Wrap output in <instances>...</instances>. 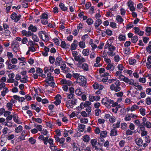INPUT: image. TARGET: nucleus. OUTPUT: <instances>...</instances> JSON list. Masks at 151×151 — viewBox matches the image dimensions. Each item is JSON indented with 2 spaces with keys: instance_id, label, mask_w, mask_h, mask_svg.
Segmentation results:
<instances>
[{
  "instance_id": "nucleus-1",
  "label": "nucleus",
  "mask_w": 151,
  "mask_h": 151,
  "mask_svg": "<svg viewBox=\"0 0 151 151\" xmlns=\"http://www.w3.org/2000/svg\"><path fill=\"white\" fill-rule=\"evenodd\" d=\"M101 103L109 109L110 108L111 106L115 107L117 105V102H115L114 100L107 97L103 98L101 101Z\"/></svg>"
},
{
  "instance_id": "nucleus-2",
  "label": "nucleus",
  "mask_w": 151,
  "mask_h": 151,
  "mask_svg": "<svg viewBox=\"0 0 151 151\" xmlns=\"http://www.w3.org/2000/svg\"><path fill=\"white\" fill-rule=\"evenodd\" d=\"M104 48L105 49H108L109 51L107 52L108 55L112 57L115 55L114 51L116 50V47L112 44H105Z\"/></svg>"
},
{
  "instance_id": "nucleus-3",
  "label": "nucleus",
  "mask_w": 151,
  "mask_h": 151,
  "mask_svg": "<svg viewBox=\"0 0 151 151\" xmlns=\"http://www.w3.org/2000/svg\"><path fill=\"white\" fill-rule=\"evenodd\" d=\"M83 61H81V60L79 61L77 64V65L78 67L83 69L85 71H87L89 70L88 65L86 63H83L86 61L85 58H83Z\"/></svg>"
},
{
  "instance_id": "nucleus-4",
  "label": "nucleus",
  "mask_w": 151,
  "mask_h": 151,
  "mask_svg": "<svg viewBox=\"0 0 151 151\" xmlns=\"http://www.w3.org/2000/svg\"><path fill=\"white\" fill-rule=\"evenodd\" d=\"M76 79V82L83 87H85L86 84V79L84 76H73Z\"/></svg>"
},
{
  "instance_id": "nucleus-5",
  "label": "nucleus",
  "mask_w": 151,
  "mask_h": 151,
  "mask_svg": "<svg viewBox=\"0 0 151 151\" xmlns=\"http://www.w3.org/2000/svg\"><path fill=\"white\" fill-rule=\"evenodd\" d=\"M121 83L119 81H116L114 83L111 85L110 89L111 91L115 92L119 91L121 90Z\"/></svg>"
},
{
  "instance_id": "nucleus-6",
  "label": "nucleus",
  "mask_w": 151,
  "mask_h": 151,
  "mask_svg": "<svg viewBox=\"0 0 151 151\" xmlns=\"http://www.w3.org/2000/svg\"><path fill=\"white\" fill-rule=\"evenodd\" d=\"M39 35L43 41L47 42L49 41V38L48 34L45 31H40L39 33Z\"/></svg>"
},
{
  "instance_id": "nucleus-7",
  "label": "nucleus",
  "mask_w": 151,
  "mask_h": 151,
  "mask_svg": "<svg viewBox=\"0 0 151 151\" xmlns=\"http://www.w3.org/2000/svg\"><path fill=\"white\" fill-rule=\"evenodd\" d=\"M137 132L138 133L141 134L142 137L146 136L148 134L147 132L145 130V127L142 125H140L139 129H137Z\"/></svg>"
},
{
  "instance_id": "nucleus-8",
  "label": "nucleus",
  "mask_w": 151,
  "mask_h": 151,
  "mask_svg": "<svg viewBox=\"0 0 151 151\" xmlns=\"http://www.w3.org/2000/svg\"><path fill=\"white\" fill-rule=\"evenodd\" d=\"M48 17V15L46 13H42L40 17L42 23L44 25L47 24L48 23L47 19Z\"/></svg>"
},
{
  "instance_id": "nucleus-9",
  "label": "nucleus",
  "mask_w": 151,
  "mask_h": 151,
  "mask_svg": "<svg viewBox=\"0 0 151 151\" xmlns=\"http://www.w3.org/2000/svg\"><path fill=\"white\" fill-rule=\"evenodd\" d=\"M11 47L13 51L17 52L19 48V42L16 40L13 41L11 44Z\"/></svg>"
},
{
  "instance_id": "nucleus-10",
  "label": "nucleus",
  "mask_w": 151,
  "mask_h": 151,
  "mask_svg": "<svg viewBox=\"0 0 151 151\" xmlns=\"http://www.w3.org/2000/svg\"><path fill=\"white\" fill-rule=\"evenodd\" d=\"M77 100L76 99H70L66 103V107L68 109L72 108L73 105L76 104Z\"/></svg>"
},
{
  "instance_id": "nucleus-11",
  "label": "nucleus",
  "mask_w": 151,
  "mask_h": 151,
  "mask_svg": "<svg viewBox=\"0 0 151 151\" xmlns=\"http://www.w3.org/2000/svg\"><path fill=\"white\" fill-rule=\"evenodd\" d=\"M74 89L73 87H70L69 88V92L68 93L66 94V96L68 98V99H74L75 97V94H74Z\"/></svg>"
},
{
  "instance_id": "nucleus-12",
  "label": "nucleus",
  "mask_w": 151,
  "mask_h": 151,
  "mask_svg": "<svg viewBox=\"0 0 151 151\" xmlns=\"http://www.w3.org/2000/svg\"><path fill=\"white\" fill-rule=\"evenodd\" d=\"M3 33L6 36L10 35L11 32L9 30V26L6 23H4L3 24Z\"/></svg>"
},
{
  "instance_id": "nucleus-13",
  "label": "nucleus",
  "mask_w": 151,
  "mask_h": 151,
  "mask_svg": "<svg viewBox=\"0 0 151 151\" xmlns=\"http://www.w3.org/2000/svg\"><path fill=\"white\" fill-rule=\"evenodd\" d=\"M21 17L20 14L17 15L15 12H13L11 15V18L12 20H14L15 22H17L20 20Z\"/></svg>"
},
{
  "instance_id": "nucleus-14",
  "label": "nucleus",
  "mask_w": 151,
  "mask_h": 151,
  "mask_svg": "<svg viewBox=\"0 0 151 151\" xmlns=\"http://www.w3.org/2000/svg\"><path fill=\"white\" fill-rule=\"evenodd\" d=\"M73 56L74 57V59L76 61H78L81 60V61H83V57L81 55H78V52L76 51H73L72 52Z\"/></svg>"
},
{
  "instance_id": "nucleus-15",
  "label": "nucleus",
  "mask_w": 151,
  "mask_h": 151,
  "mask_svg": "<svg viewBox=\"0 0 151 151\" xmlns=\"http://www.w3.org/2000/svg\"><path fill=\"white\" fill-rule=\"evenodd\" d=\"M101 98L99 95H90L88 97L89 100L90 101L93 102L94 101H98Z\"/></svg>"
},
{
  "instance_id": "nucleus-16",
  "label": "nucleus",
  "mask_w": 151,
  "mask_h": 151,
  "mask_svg": "<svg viewBox=\"0 0 151 151\" xmlns=\"http://www.w3.org/2000/svg\"><path fill=\"white\" fill-rule=\"evenodd\" d=\"M78 42L77 40H74L73 43L71 44L70 49L71 50H75L78 46Z\"/></svg>"
},
{
  "instance_id": "nucleus-17",
  "label": "nucleus",
  "mask_w": 151,
  "mask_h": 151,
  "mask_svg": "<svg viewBox=\"0 0 151 151\" xmlns=\"http://www.w3.org/2000/svg\"><path fill=\"white\" fill-rule=\"evenodd\" d=\"M133 29L134 30L135 33L138 34L140 36H142L143 35L144 32L143 31H140V29L138 27H134Z\"/></svg>"
},
{
  "instance_id": "nucleus-18",
  "label": "nucleus",
  "mask_w": 151,
  "mask_h": 151,
  "mask_svg": "<svg viewBox=\"0 0 151 151\" xmlns=\"http://www.w3.org/2000/svg\"><path fill=\"white\" fill-rule=\"evenodd\" d=\"M93 86L94 89H99V90H101L104 88V87L103 85L99 84L96 82L94 83L93 85Z\"/></svg>"
},
{
  "instance_id": "nucleus-19",
  "label": "nucleus",
  "mask_w": 151,
  "mask_h": 151,
  "mask_svg": "<svg viewBox=\"0 0 151 151\" xmlns=\"http://www.w3.org/2000/svg\"><path fill=\"white\" fill-rule=\"evenodd\" d=\"M136 144L139 146H142L143 145L142 139L140 138H137L135 139Z\"/></svg>"
},
{
  "instance_id": "nucleus-20",
  "label": "nucleus",
  "mask_w": 151,
  "mask_h": 151,
  "mask_svg": "<svg viewBox=\"0 0 151 151\" xmlns=\"http://www.w3.org/2000/svg\"><path fill=\"white\" fill-rule=\"evenodd\" d=\"M134 3L131 1H129L128 2V6L129 7V9L131 11H134L135 9L134 6Z\"/></svg>"
},
{
  "instance_id": "nucleus-21",
  "label": "nucleus",
  "mask_w": 151,
  "mask_h": 151,
  "mask_svg": "<svg viewBox=\"0 0 151 151\" xmlns=\"http://www.w3.org/2000/svg\"><path fill=\"white\" fill-rule=\"evenodd\" d=\"M90 143L93 148L94 149H96V147H97L96 145L97 143H98V142L97 141V139H91V140Z\"/></svg>"
},
{
  "instance_id": "nucleus-22",
  "label": "nucleus",
  "mask_w": 151,
  "mask_h": 151,
  "mask_svg": "<svg viewBox=\"0 0 151 151\" xmlns=\"http://www.w3.org/2000/svg\"><path fill=\"white\" fill-rule=\"evenodd\" d=\"M75 61L73 59L71 58H68L66 60V63L70 67H72Z\"/></svg>"
},
{
  "instance_id": "nucleus-23",
  "label": "nucleus",
  "mask_w": 151,
  "mask_h": 151,
  "mask_svg": "<svg viewBox=\"0 0 151 151\" xmlns=\"http://www.w3.org/2000/svg\"><path fill=\"white\" fill-rule=\"evenodd\" d=\"M89 43L92 47V50H94L97 47V45L94 43L93 39H91L90 40Z\"/></svg>"
},
{
  "instance_id": "nucleus-24",
  "label": "nucleus",
  "mask_w": 151,
  "mask_h": 151,
  "mask_svg": "<svg viewBox=\"0 0 151 151\" xmlns=\"http://www.w3.org/2000/svg\"><path fill=\"white\" fill-rule=\"evenodd\" d=\"M28 30L31 31L32 32H35L37 31V28L35 26L31 24L28 28Z\"/></svg>"
},
{
  "instance_id": "nucleus-25",
  "label": "nucleus",
  "mask_w": 151,
  "mask_h": 151,
  "mask_svg": "<svg viewBox=\"0 0 151 151\" xmlns=\"http://www.w3.org/2000/svg\"><path fill=\"white\" fill-rule=\"evenodd\" d=\"M62 61V59L60 56H59L56 58L55 61V65L56 66H59L60 65L61 62Z\"/></svg>"
},
{
  "instance_id": "nucleus-26",
  "label": "nucleus",
  "mask_w": 151,
  "mask_h": 151,
  "mask_svg": "<svg viewBox=\"0 0 151 151\" xmlns=\"http://www.w3.org/2000/svg\"><path fill=\"white\" fill-rule=\"evenodd\" d=\"M72 145L73 147V151H80L78 145L77 143L73 141V142L72 144Z\"/></svg>"
},
{
  "instance_id": "nucleus-27",
  "label": "nucleus",
  "mask_w": 151,
  "mask_h": 151,
  "mask_svg": "<svg viewBox=\"0 0 151 151\" xmlns=\"http://www.w3.org/2000/svg\"><path fill=\"white\" fill-rule=\"evenodd\" d=\"M6 64L8 66L9 69H14L16 70L17 69V65H12L9 63L6 62Z\"/></svg>"
},
{
  "instance_id": "nucleus-28",
  "label": "nucleus",
  "mask_w": 151,
  "mask_h": 151,
  "mask_svg": "<svg viewBox=\"0 0 151 151\" xmlns=\"http://www.w3.org/2000/svg\"><path fill=\"white\" fill-rule=\"evenodd\" d=\"M60 98H61V97L58 95H57L55 97L56 100L54 103L56 106L59 105L61 102V101L59 99Z\"/></svg>"
},
{
  "instance_id": "nucleus-29",
  "label": "nucleus",
  "mask_w": 151,
  "mask_h": 151,
  "mask_svg": "<svg viewBox=\"0 0 151 151\" xmlns=\"http://www.w3.org/2000/svg\"><path fill=\"white\" fill-rule=\"evenodd\" d=\"M103 138L100 137H98V144L101 146L103 145L104 142L105 140Z\"/></svg>"
},
{
  "instance_id": "nucleus-30",
  "label": "nucleus",
  "mask_w": 151,
  "mask_h": 151,
  "mask_svg": "<svg viewBox=\"0 0 151 151\" xmlns=\"http://www.w3.org/2000/svg\"><path fill=\"white\" fill-rule=\"evenodd\" d=\"M59 6L63 11H67L68 9L67 7L65 6L63 3L60 2L59 4Z\"/></svg>"
},
{
  "instance_id": "nucleus-31",
  "label": "nucleus",
  "mask_w": 151,
  "mask_h": 151,
  "mask_svg": "<svg viewBox=\"0 0 151 151\" xmlns=\"http://www.w3.org/2000/svg\"><path fill=\"white\" fill-rule=\"evenodd\" d=\"M119 78L124 81V82L128 83L130 84V81L132 79H129L127 77H125V76H119Z\"/></svg>"
},
{
  "instance_id": "nucleus-32",
  "label": "nucleus",
  "mask_w": 151,
  "mask_h": 151,
  "mask_svg": "<svg viewBox=\"0 0 151 151\" xmlns=\"http://www.w3.org/2000/svg\"><path fill=\"white\" fill-rule=\"evenodd\" d=\"M110 134L111 136H115L118 134L117 131L115 129V128H114L111 130Z\"/></svg>"
},
{
  "instance_id": "nucleus-33",
  "label": "nucleus",
  "mask_w": 151,
  "mask_h": 151,
  "mask_svg": "<svg viewBox=\"0 0 151 151\" xmlns=\"http://www.w3.org/2000/svg\"><path fill=\"white\" fill-rule=\"evenodd\" d=\"M102 21L100 19H98L94 23V26L95 28H96L102 23Z\"/></svg>"
},
{
  "instance_id": "nucleus-34",
  "label": "nucleus",
  "mask_w": 151,
  "mask_h": 151,
  "mask_svg": "<svg viewBox=\"0 0 151 151\" xmlns=\"http://www.w3.org/2000/svg\"><path fill=\"white\" fill-rule=\"evenodd\" d=\"M69 46L70 45L66 44L65 41H62L61 42L60 46L63 48H69Z\"/></svg>"
},
{
  "instance_id": "nucleus-35",
  "label": "nucleus",
  "mask_w": 151,
  "mask_h": 151,
  "mask_svg": "<svg viewBox=\"0 0 151 151\" xmlns=\"http://www.w3.org/2000/svg\"><path fill=\"white\" fill-rule=\"evenodd\" d=\"M27 133L24 131L22 132L20 136L18 137V139H20V140H24L25 139V137L27 136Z\"/></svg>"
},
{
  "instance_id": "nucleus-36",
  "label": "nucleus",
  "mask_w": 151,
  "mask_h": 151,
  "mask_svg": "<svg viewBox=\"0 0 151 151\" xmlns=\"http://www.w3.org/2000/svg\"><path fill=\"white\" fill-rule=\"evenodd\" d=\"M60 82L62 84H67L69 86H71L72 84L71 82L69 81H67L65 79H62Z\"/></svg>"
},
{
  "instance_id": "nucleus-37",
  "label": "nucleus",
  "mask_w": 151,
  "mask_h": 151,
  "mask_svg": "<svg viewBox=\"0 0 151 151\" xmlns=\"http://www.w3.org/2000/svg\"><path fill=\"white\" fill-rule=\"evenodd\" d=\"M10 72V71H4L3 70L0 71V75H2L4 74L7 75L8 76H14V74L13 73H11L10 74L9 73Z\"/></svg>"
},
{
  "instance_id": "nucleus-38",
  "label": "nucleus",
  "mask_w": 151,
  "mask_h": 151,
  "mask_svg": "<svg viewBox=\"0 0 151 151\" xmlns=\"http://www.w3.org/2000/svg\"><path fill=\"white\" fill-rule=\"evenodd\" d=\"M85 127V125L79 124L78 129L80 132H82L84 130Z\"/></svg>"
},
{
  "instance_id": "nucleus-39",
  "label": "nucleus",
  "mask_w": 151,
  "mask_h": 151,
  "mask_svg": "<svg viewBox=\"0 0 151 151\" xmlns=\"http://www.w3.org/2000/svg\"><path fill=\"white\" fill-rule=\"evenodd\" d=\"M115 107V108H112V111L115 114H116L117 113V112L118 110V109L121 108V106L119 104L117 103V105Z\"/></svg>"
},
{
  "instance_id": "nucleus-40",
  "label": "nucleus",
  "mask_w": 151,
  "mask_h": 151,
  "mask_svg": "<svg viewBox=\"0 0 151 151\" xmlns=\"http://www.w3.org/2000/svg\"><path fill=\"white\" fill-rule=\"evenodd\" d=\"M116 19L118 22H119L120 23H121L124 21V19L122 18V17L121 16L119 15L117 16Z\"/></svg>"
},
{
  "instance_id": "nucleus-41",
  "label": "nucleus",
  "mask_w": 151,
  "mask_h": 151,
  "mask_svg": "<svg viewBox=\"0 0 151 151\" xmlns=\"http://www.w3.org/2000/svg\"><path fill=\"white\" fill-rule=\"evenodd\" d=\"M82 53L84 56H88L89 54V50L87 49H84L82 52Z\"/></svg>"
},
{
  "instance_id": "nucleus-42",
  "label": "nucleus",
  "mask_w": 151,
  "mask_h": 151,
  "mask_svg": "<svg viewBox=\"0 0 151 151\" xmlns=\"http://www.w3.org/2000/svg\"><path fill=\"white\" fill-rule=\"evenodd\" d=\"M107 132L106 131H102L100 132V137L102 138H105L107 136Z\"/></svg>"
},
{
  "instance_id": "nucleus-43",
  "label": "nucleus",
  "mask_w": 151,
  "mask_h": 151,
  "mask_svg": "<svg viewBox=\"0 0 151 151\" xmlns=\"http://www.w3.org/2000/svg\"><path fill=\"white\" fill-rule=\"evenodd\" d=\"M14 76H9V78L8 79L7 81V83H13L15 81V79L14 78Z\"/></svg>"
},
{
  "instance_id": "nucleus-44",
  "label": "nucleus",
  "mask_w": 151,
  "mask_h": 151,
  "mask_svg": "<svg viewBox=\"0 0 151 151\" xmlns=\"http://www.w3.org/2000/svg\"><path fill=\"white\" fill-rule=\"evenodd\" d=\"M60 68L61 69L63 70V71L65 73H67V68H66V65L65 64H62L60 66Z\"/></svg>"
},
{
  "instance_id": "nucleus-45",
  "label": "nucleus",
  "mask_w": 151,
  "mask_h": 151,
  "mask_svg": "<svg viewBox=\"0 0 151 151\" xmlns=\"http://www.w3.org/2000/svg\"><path fill=\"white\" fill-rule=\"evenodd\" d=\"M22 130V127L21 125H19L18 127L15 128V132L18 133L21 132Z\"/></svg>"
},
{
  "instance_id": "nucleus-46",
  "label": "nucleus",
  "mask_w": 151,
  "mask_h": 151,
  "mask_svg": "<svg viewBox=\"0 0 151 151\" xmlns=\"http://www.w3.org/2000/svg\"><path fill=\"white\" fill-rule=\"evenodd\" d=\"M114 40V38L113 37H111L108 40L106 44L111 45Z\"/></svg>"
},
{
  "instance_id": "nucleus-47",
  "label": "nucleus",
  "mask_w": 151,
  "mask_h": 151,
  "mask_svg": "<svg viewBox=\"0 0 151 151\" xmlns=\"http://www.w3.org/2000/svg\"><path fill=\"white\" fill-rule=\"evenodd\" d=\"M90 137L87 135H85L83 136L82 139L83 140L86 142H88L90 140Z\"/></svg>"
},
{
  "instance_id": "nucleus-48",
  "label": "nucleus",
  "mask_w": 151,
  "mask_h": 151,
  "mask_svg": "<svg viewBox=\"0 0 151 151\" xmlns=\"http://www.w3.org/2000/svg\"><path fill=\"white\" fill-rule=\"evenodd\" d=\"M78 45L80 48L83 49L86 47L85 42L83 41H81L78 43Z\"/></svg>"
},
{
  "instance_id": "nucleus-49",
  "label": "nucleus",
  "mask_w": 151,
  "mask_h": 151,
  "mask_svg": "<svg viewBox=\"0 0 151 151\" xmlns=\"http://www.w3.org/2000/svg\"><path fill=\"white\" fill-rule=\"evenodd\" d=\"M9 92V90L7 88H4L3 91H1V96H5L6 93Z\"/></svg>"
},
{
  "instance_id": "nucleus-50",
  "label": "nucleus",
  "mask_w": 151,
  "mask_h": 151,
  "mask_svg": "<svg viewBox=\"0 0 151 151\" xmlns=\"http://www.w3.org/2000/svg\"><path fill=\"white\" fill-rule=\"evenodd\" d=\"M32 38L34 42H38L39 40V39L38 37L36 35L34 34L32 36Z\"/></svg>"
},
{
  "instance_id": "nucleus-51",
  "label": "nucleus",
  "mask_w": 151,
  "mask_h": 151,
  "mask_svg": "<svg viewBox=\"0 0 151 151\" xmlns=\"http://www.w3.org/2000/svg\"><path fill=\"white\" fill-rule=\"evenodd\" d=\"M53 81V78L52 76H47L45 80V82L47 83H48L49 81Z\"/></svg>"
},
{
  "instance_id": "nucleus-52",
  "label": "nucleus",
  "mask_w": 151,
  "mask_h": 151,
  "mask_svg": "<svg viewBox=\"0 0 151 151\" xmlns=\"http://www.w3.org/2000/svg\"><path fill=\"white\" fill-rule=\"evenodd\" d=\"M28 78L27 76H22L20 80L21 82L24 83H26L27 81Z\"/></svg>"
},
{
  "instance_id": "nucleus-53",
  "label": "nucleus",
  "mask_w": 151,
  "mask_h": 151,
  "mask_svg": "<svg viewBox=\"0 0 151 151\" xmlns=\"http://www.w3.org/2000/svg\"><path fill=\"white\" fill-rule=\"evenodd\" d=\"M145 31L147 35H151V27H146L145 29Z\"/></svg>"
},
{
  "instance_id": "nucleus-54",
  "label": "nucleus",
  "mask_w": 151,
  "mask_h": 151,
  "mask_svg": "<svg viewBox=\"0 0 151 151\" xmlns=\"http://www.w3.org/2000/svg\"><path fill=\"white\" fill-rule=\"evenodd\" d=\"M118 38L120 41H124L126 40V37L125 35L122 34L119 36Z\"/></svg>"
},
{
  "instance_id": "nucleus-55",
  "label": "nucleus",
  "mask_w": 151,
  "mask_h": 151,
  "mask_svg": "<svg viewBox=\"0 0 151 151\" xmlns=\"http://www.w3.org/2000/svg\"><path fill=\"white\" fill-rule=\"evenodd\" d=\"M121 128L122 129L125 130L127 129V124L126 123H121Z\"/></svg>"
},
{
  "instance_id": "nucleus-56",
  "label": "nucleus",
  "mask_w": 151,
  "mask_h": 151,
  "mask_svg": "<svg viewBox=\"0 0 151 151\" xmlns=\"http://www.w3.org/2000/svg\"><path fill=\"white\" fill-rule=\"evenodd\" d=\"M96 57V54L94 52H92L89 54L90 58L91 60H93Z\"/></svg>"
},
{
  "instance_id": "nucleus-57",
  "label": "nucleus",
  "mask_w": 151,
  "mask_h": 151,
  "mask_svg": "<svg viewBox=\"0 0 151 151\" xmlns=\"http://www.w3.org/2000/svg\"><path fill=\"white\" fill-rule=\"evenodd\" d=\"M138 37L137 36H134L132 37L131 39V40L133 43H135L138 40Z\"/></svg>"
},
{
  "instance_id": "nucleus-58",
  "label": "nucleus",
  "mask_w": 151,
  "mask_h": 151,
  "mask_svg": "<svg viewBox=\"0 0 151 151\" xmlns=\"http://www.w3.org/2000/svg\"><path fill=\"white\" fill-rule=\"evenodd\" d=\"M13 106V104L10 102L6 104V107H7L8 109L10 111L12 110Z\"/></svg>"
},
{
  "instance_id": "nucleus-59",
  "label": "nucleus",
  "mask_w": 151,
  "mask_h": 151,
  "mask_svg": "<svg viewBox=\"0 0 151 151\" xmlns=\"http://www.w3.org/2000/svg\"><path fill=\"white\" fill-rule=\"evenodd\" d=\"M114 59L115 62H118L120 60V58L118 55H115Z\"/></svg>"
},
{
  "instance_id": "nucleus-60",
  "label": "nucleus",
  "mask_w": 151,
  "mask_h": 151,
  "mask_svg": "<svg viewBox=\"0 0 151 151\" xmlns=\"http://www.w3.org/2000/svg\"><path fill=\"white\" fill-rule=\"evenodd\" d=\"M120 121H118L116 124H114L113 125V127L115 129L119 128L120 127Z\"/></svg>"
},
{
  "instance_id": "nucleus-61",
  "label": "nucleus",
  "mask_w": 151,
  "mask_h": 151,
  "mask_svg": "<svg viewBox=\"0 0 151 151\" xmlns=\"http://www.w3.org/2000/svg\"><path fill=\"white\" fill-rule=\"evenodd\" d=\"M150 44H151V42H149L148 46L146 48L147 52L150 53H151V45Z\"/></svg>"
},
{
  "instance_id": "nucleus-62",
  "label": "nucleus",
  "mask_w": 151,
  "mask_h": 151,
  "mask_svg": "<svg viewBox=\"0 0 151 151\" xmlns=\"http://www.w3.org/2000/svg\"><path fill=\"white\" fill-rule=\"evenodd\" d=\"M88 24L89 25H91L92 24L93 22V20L91 18L88 19L86 21Z\"/></svg>"
},
{
  "instance_id": "nucleus-63",
  "label": "nucleus",
  "mask_w": 151,
  "mask_h": 151,
  "mask_svg": "<svg viewBox=\"0 0 151 151\" xmlns=\"http://www.w3.org/2000/svg\"><path fill=\"white\" fill-rule=\"evenodd\" d=\"M104 32L105 33H106V34L109 36H111L112 34V32L111 30L109 29H107L105 31H104Z\"/></svg>"
},
{
  "instance_id": "nucleus-64",
  "label": "nucleus",
  "mask_w": 151,
  "mask_h": 151,
  "mask_svg": "<svg viewBox=\"0 0 151 151\" xmlns=\"http://www.w3.org/2000/svg\"><path fill=\"white\" fill-rule=\"evenodd\" d=\"M32 119L33 121H35L39 123H41L42 122V120L40 118H36L34 117L32 118Z\"/></svg>"
}]
</instances>
